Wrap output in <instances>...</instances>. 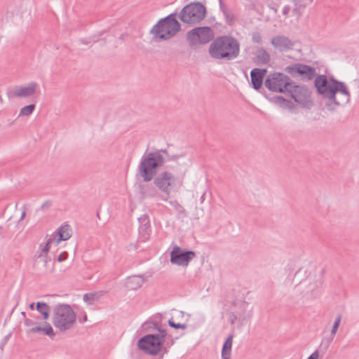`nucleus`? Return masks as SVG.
Returning a JSON list of instances; mask_svg holds the SVG:
<instances>
[{"label": "nucleus", "instance_id": "obj_12", "mask_svg": "<svg viewBox=\"0 0 359 359\" xmlns=\"http://www.w3.org/2000/svg\"><path fill=\"white\" fill-rule=\"evenodd\" d=\"M291 97L298 104L304 107H309L312 104L311 91L305 86H296L292 83V87L288 90Z\"/></svg>", "mask_w": 359, "mask_h": 359}, {"label": "nucleus", "instance_id": "obj_15", "mask_svg": "<svg viewBox=\"0 0 359 359\" xmlns=\"http://www.w3.org/2000/svg\"><path fill=\"white\" fill-rule=\"evenodd\" d=\"M39 88V84L36 82H30L25 86H18L14 87L11 91V94L15 97H29L35 94Z\"/></svg>", "mask_w": 359, "mask_h": 359}, {"label": "nucleus", "instance_id": "obj_5", "mask_svg": "<svg viewBox=\"0 0 359 359\" xmlns=\"http://www.w3.org/2000/svg\"><path fill=\"white\" fill-rule=\"evenodd\" d=\"M176 15V13H171L159 20L151 30L154 37L158 40H168L175 36L181 29Z\"/></svg>", "mask_w": 359, "mask_h": 359}, {"label": "nucleus", "instance_id": "obj_18", "mask_svg": "<svg viewBox=\"0 0 359 359\" xmlns=\"http://www.w3.org/2000/svg\"><path fill=\"white\" fill-rule=\"evenodd\" d=\"M290 3L293 4V8L290 5L287 4L284 6L283 8L282 13L285 16V18H287L289 16V13L292 11L294 15H300V9H303L306 7V5H303L300 4L299 0H288Z\"/></svg>", "mask_w": 359, "mask_h": 359}, {"label": "nucleus", "instance_id": "obj_10", "mask_svg": "<svg viewBox=\"0 0 359 359\" xmlns=\"http://www.w3.org/2000/svg\"><path fill=\"white\" fill-rule=\"evenodd\" d=\"M176 180V177L168 171H163L154 179V184L163 193L161 198L163 201L168 200Z\"/></svg>", "mask_w": 359, "mask_h": 359}, {"label": "nucleus", "instance_id": "obj_6", "mask_svg": "<svg viewBox=\"0 0 359 359\" xmlns=\"http://www.w3.org/2000/svg\"><path fill=\"white\" fill-rule=\"evenodd\" d=\"M76 321V314L70 306L60 304L55 306L53 312V323L60 331L70 329Z\"/></svg>", "mask_w": 359, "mask_h": 359}, {"label": "nucleus", "instance_id": "obj_13", "mask_svg": "<svg viewBox=\"0 0 359 359\" xmlns=\"http://www.w3.org/2000/svg\"><path fill=\"white\" fill-rule=\"evenodd\" d=\"M196 257L194 251L182 250L178 245H174L170 252V262L181 266H187L190 261Z\"/></svg>", "mask_w": 359, "mask_h": 359}, {"label": "nucleus", "instance_id": "obj_36", "mask_svg": "<svg viewBox=\"0 0 359 359\" xmlns=\"http://www.w3.org/2000/svg\"><path fill=\"white\" fill-rule=\"evenodd\" d=\"M79 41L81 42L83 44H87V43H91V42H95L96 40H95V39H92L91 40L90 39L89 41H87L85 39H80Z\"/></svg>", "mask_w": 359, "mask_h": 359}, {"label": "nucleus", "instance_id": "obj_1", "mask_svg": "<svg viewBox=\"0 0 359 359\" xmlns=\"http://www.w3.org/2000/svg\"><path fill=\"white\" fill-rule=\"evenodd\" d=\"M314 84L318 93L326 100L325 106L329 110H335L350 101L351 93L344 82L325 75H318Z\"/></svg>", "mask_w": 359, "mask_h": 359}, {"label": "nucleus", "instance_id": "obj_7", "mask_svg": "<svg viewBox=\"0 0 359 359\" xmlns=\"http://www.w3.org/2000/svg\"><path fill=\"white\" fill-rule=\"evenodd\" d=\"M52 239L49 238L46 245H40L39 250L34 255V268L39 276H48L54 271V264H48L50 258L48 256L50 245Z\"/></svg>", "mask_w": 359, "mask_h": 359}, {"label": "nucleus", "instance_id": "obj_29", "mask_svg": "<svg viewBox=\"0 0 359 359\" xmlns=\"http://www.w3.org/2000/svg\"><path fill=\"white\" fill-rule=\"evenodd\" d=\"M35 104H33L23 107L20 111L19 116H28L31 115L35 109Z\"/></svg>", "mask_w": 359, "mask_h": 359}, {"label": "nucleus", "instance_id": "obj_2", "mask_svg": "<svg viewBox=\"0 0 359 359\" xmlns=\"http://www.w3.org/2000/svg\"><path fill=\"white\" fill-rule=\"evenodd\" d=\"M183 155H172L168 154L166 149H158L154 152H145L141 157L139 165L138 172L143 181L148 182L151 181L156 175L158 170L168 161H176L181 164L178 161L184 158Z\"/></svg>", "mask_w": 359, "mask_h": 359}, {"label": "nucleus", "instance_id": "obj_9", "mask_svg": "<svg viewBox=\"0 0 359 359\" xmlns=\"http://www.w3.org/2000/svg\"><path fill=\"white\" fill-rule=\"evenodd\" d=\"M264 85L271 91L285 93L292 87V82L284 74L273 72L267 76Z\"/></svg>", "mask_w": 359, "mask_h": 359}, {"label": "nucleus", "instance_id": "obj_28", "mask_svg": "<svg viewBox=\"0 0 359 359\" xmlns=\"http://www.w3.org/2000/svg\"><path fill=\"white\" fill-rule=\"evenodd\" d=\"M341 314H338L336 316V318H335L334 322L333 323L331 331H330V337L327 339V341H328L329 344L330 342H332V340L334 339V336L337 334V330H338V328L339 327V325L341 323Z\"/></svg>", "mask_w": 359, "mask_h": 359}, {"label": "nucleus", "instance_id": "obj_31", "mask_svg": "<svg viewBox=\"0 0 359 359\" xmlns=\"http://www.w3.org/2000/svg\"><path fill=\"white\" fill-rule=\"evenodd\" d=\"M168 324L170 327L176 329L181 328L182 330H185L187 327L186 324L176 323L172 319L168 320Z\"/></svg>", "mask_w": 359, "mask_h": 359}, {"label": "nucleus", "instance_id": "obj_3", "mask_svg": "<svg viewBox=\"0 0 359 359\" xmlns=\"http://www.w3.org/2000/svg\"><path fill=\"white\" fill-rule=\"evenodd\" d=\"M157 330L158 333L147 334L141 337L137 342L140 349L151 355H156L161 351L167 353L177 339V337L174 338L165 329L158 328Z\"/></svg>", "mask_w": 359, "mask_h": 359}, {"label": "nucleus", "instance_id": "obj_11", "mask_svg": "<svg viewBox=\"0 0 359 359\" xmlns=\"http://www.w3.org/2000/svg\"><path fill=\"white\" fill-rule=\"evenodd\" d=\"M213 38V32L209 27L193 29L187 33V39L192 45L207 43Z\"/></svg>", "mask_w": 359, "mask_h": 359}, {"label": "nucleus", "instance_id": "obj_4", "mask_svg": "<svg viewBox=\"0 0 359 359\" xmlns=\"http://www.w3.org/2000/svg\"><path fill=\"white\" fill-rule=\"evenodd\" d=\"M240 53L238 41L231 36H223L215 39L210 46L209 54L216 60L230 61Z\"/></svg>", "mask_w": 359, "mask_h": 359}, {"label": "nucleus", "instance_id": "obj_20", "mask_svg": "<svg viewBox=\"0 0 359 359\" xmlns=\"http://www.w3.org/2000/svg\"><path fill=\"white\" fill-rule=\"evenodd\" d=\"M270 61V55L263 48H259L257 50L255 55V63L258 65H266Z\"/></svg>", "mask_w": 359, "mask_h": 359}, {"label": "nucleus", "instance_id": "obj_34", "mask_svg": "<svg viewBox=\"0 0 359 359\" xmlns=\"http://www.w3.org/2000/svg\"><path fill=\"white\" fill-rule=\"evenodd\" d=\"M68 257V253L67 252H62L57 257V262H62L65 261Z\"/></svg>", "mask_w": 359, "mask_h": 359}, {"label": "nucleus", "instance_id": "obj_14", "mask_svg": "<svg viewBox=\"0 0 359 359\" xmlns=\"http://www.w3.org/2000/svg\"><path fill=\"white\" fill-rule=\"evenodd\" d=\"M285 71L292 76H301L304 81L313 79L316 74V69L309 65L296 63L291 66H287Z\"/></svg>", "mask_w": 359, "mask_h": 359}, {"label": "nucleus", "instance_id": "obj_8", "mask_svg": "<svg viewBox=\"0 0 359 359\" xmlns=\"http://www.w3.org/2000/svg\"><path fill=\"white\" fill-rule=\"evenodd\" d=\"M205 7L199 2L187 5L180 13V20L187 24L199 22L205 16Z\"/></svg>", "mask_w": 359, "mask_h": 359}, {"label": "nucleus", "instance_id": "obj_24", "mask_svg": "<svg viewBox=\"0 0 359 359\" xmlns=\"http://www.w3.org/2000/svg\"><path fill=\"white\" fill-rule=\"evenodd\" d=\"M220 9L225 17L226 22L229 25L233 24L236 17L232 10L224 5L222 2H220Z\"/></svg>", "mask_w": 359, "mask_h": 359}, {"label": "nucleus", "instance_id": "obj_21", "mask_svg": "<svg viewBox=\"0 0 359 359\" xmlns=\"http://www.w3.org/2000/svg\"><path fill=\"white\" fill-rule=\"evenodd\" d=\"M233 344V335L230 334L225 340L222 350V358L230 359Z\"/></svg>", "mask_w": 359, "mask_h": 359}, {"label": "nucleus", "instance_id": "obj_35", "mask_svg": "<svg viewBox=\"0 0 359 359\" xmlns=\"http://www.w3.org/2000/svg\"><path fill=\"white\" fill-rule=\"evenodd\" d=\"M319 353L318 351H314L307 359H318Z\"/></svg>", "mask_w": 359, "mask_h": 359}, {"label": "nucleus", "instance_id": "obj_33", "mask_svg": "<svg viewBox=\"0 0 359 359\" xmlns=\"http://www.w3.org/2000/svg\"><path fill=\"white\" fill-rule=\"evenodd\" d=\"M24 325L26 327H30V329H31V328L34 327L36 326V323L34 322L32 320L29 319V318H25V320H24Z\"/></svg>", "mask_w": 359, "mask_h": 359}, {"label": "nucleus", "instance_id": "obj_17", "mask_svg": "<svg viewBox=\"0 0 359 359\" xmlns=\"http://www.w3.org/2000/svg\"><path fill=\"white\" fill-rule=\"evenodd\" d=\"M266 73V69L257 68H255L250 72L251 83L255 90H259L262 87Z\"/></svg>", "mask_w": 359, "mask_h": 359}, {"label": "nucleus", "instance_id": "obj_16", "mask_svg": "<svg viewBox=\"0 0 359 359\" xmlns=\"http://www.w3.org/2000/svg\"><path fill=\"white\" fill-rule=\"evenodd\" d=\"M271 43L272 46L277 50L284 52L292 48L294 43L289 38L284 36H276L273 37Z\"/></svg>", "mask_w": 359, "mask_h": 359}, {"label": "nucleus", "instance_id": "obj_25", "mask_svg": "<svg viewBox=\"0 0 359 359\" xmlns=\"http://www.w3.org/2000/svg\"><path fill=\"white\" fill-rule=\"evenodd\" d=\"M36 309L43 316V319L47 320L50 316V306L44 302H38L36 304Z\"/></svg>", "mask_w": 359, "mask_h": 359}, {"label": "nucleus", "instance_id": "obj_45", "mask_svg": "<svg viewBox=\"0 0 359 359\" xmlns=\"http://www.w3.org/2000/svg\"><path fill=\"white\" fill-rule=\"evenodd\" d=\"M86 320H87V316H86V315H85V316H83V322H85V321H86Z\"/></svg>", "mask_w": 359, "mask_h": 359}, {"label": "nucleus", "instance_id": "obj_37", "mask_svg": "<svg viewBox=\"0 0 359 359\" xmlns=\"http://www.w3.org/2000/svg\"><path fill=\"white\" fill-rule=\"evenodd\" d=\"M237 316L234 314H232V316H231V324H233L234 323V321L236 320Z\"/></svg>", "mask_w": 359, "mask_h": 359}, {"label": "nucleus", "instance_id": "obj_46", "mask_svg": "<svg viewBox=\"0 0 359 359\" xmlns=\"http://www.w3.org/2000/svg\"><path fill=\"white\" fill-rule=\"evenodd\" d=\"M313 1V0H309L310 3H312Z\"/></svg>", "mask_w": 359, "mask_h": 359}, {"label": "nucleus", "instance_id": "obj_38", "mask_svg": "<svg viewBox=\"0 0 359 359\" xmlns=\"http://www.w3.org/2000/svg\"><path fill=\"white\" fill-rule=\"evenodd\" d=\"M251 317V313H248L243 318V320L249 319Z\"/></svg>", "mask_w": 359, "mask_h": 359}, {"label": "nucleus", "instance_id": "obj_41", "mask_svg": "<svg viewBox=\"0 0 359 359\" xmlns=\"http://www.w3.org/2000/svg\"><path fill=\"white\" fill-rule=\"evenodd\" d=\"M25 211H23V212H22V215H21V217H20V221H21V220H22V219L25 218Z\"/></svg>", "mask_w": 359, "mask_h": 359}, {"label": "nucleus", "instance_id": "obj_23", "mask_svg": "<svg viewBox=\"0 0 359 359\" xmlns=\"http://www.w3.org/2000/svg\"><path fill=\"white\" fill-rule=\"evenodd\" d=\"M105 292L100 290L95 292L86 293L83 295V301L88 304H93L94 302H97L104 294Z\"/></svg>", "mask_w": 359, "mask_h": 359}, {"label": "nucleus", "instance_id": "obj_44", "mask_svg": "<svg viewBox=\"0 0 359 359\" xmlns=\"http://www.w3.org/2000/svg\"><path fill=\"white\" fill-rule=\"evenodd\" d=\"M21 315L24 317V319H25V318H26V313H25V312H22V313H21Z\"/></svg>", "mask_w": 359, "mask_h": 359}, {"label": "nucleus", "instance_id": "obj_27", "mask_svg": "<svg viewBox=\"0 0 359 359\" xmlns=\"http://www.w3.org/2000/svg\"><path fill=\"white\" fill-rule=\"evenodd\" d=\"M150 231V223L149 221H147L145 224H142L140 227L139 232L140 235V239L142 241H147L149 238Z\"/></svg>", "mask_w": 359, "mask_h": 359}, {"label": "nucleus", "instance_id": "obj_39", "mask_svg": "<svg viewBox=\"0 0 359 359\" xmlns=\"http://www.w3.org/2000/svg\"><path fill=\"white\" fill-rule=\"evenodd\" d=\"M189 159L187 158L185 161H184L182 163V165H185L186 167H187V166H188V163H189Z\"/></svg>", "mask_w": 359, "mask_h": 359}, {"label": "nucleus", "instance_id": "obj_43", "mask_svg": "<svg viewBox=\"0 0 359 359\" xmlns=\"http://www.w3.org/2000/svg\"><path fill=\"white\" fill-rule=\"evenodd\" d=\"M48 204L46 203H43L42 205H41V208H43L45 207H48Z\"/></svg>", "mask_w": 359, "mask_h": 359}, {"label": "nucleus", "instance_id": "obj_30", "mask_svg": "<svg viewBox=\"0 0 359 359\" xmlns=\"http://www.w3.org/2000/svg\"><path fill=\"white\" fill-rule=\"evenodd\" d=\"M274 100L276 104H280L282 107H290V102L287 100H286L285 98H283L281 96H276L274 97Z\"/></svg>", "mask_w": 359, "mask_h": 359}, {"label": "nucleus", "instance_id": "obj_22", "mask_svg": "<svg viewBox=\"0 0 359 359\" xmlns=\"http://www.w3.org/2000/svg\"><path fill=\"white\" fill-rule=\"evenodd\" d=\"M58 238L57 243L68 240L72 236V229L68 224L62 225L57 231Z\"/></svg>", "mask_w": 359, "mask_h": 359}, {"label": "nucleus", "instance_id": "obj_26", "mask_svg": "<svg viewBox=\"0 0 359 359\" xmlns=\"http://www.w3.org/2000/svg\"><path fill=\"white\" fill-rule=\"evenodd\" d=\"M27 332L28 333L43 332L45 334H46L48 336H53L54 335L53 330L52 327L50 326V325L48 323H46V325L44 327H41L39 326L32 327V328L29 329L27 331Z\"/></svg>", "mask_w": 359, "mask_h": 359}, {"label": "nucleus", "instance_id": "obj_40", "mask_svg": "<svg viewBox=\"0 0 359 359\" xmlns=\"http://www.w3.org/2000/svg\"><path fill=\"white\" fill-rule=\"evenodd\" d=\"M29 308L31 309V310H34V303H31L29 305Z\"/></svg>", "mask_w": 359, "mask_h": 359}, {"label": "nucleus", "instance_id": "obj_47", "mask_svg": "<svg viewBox=\"0 0 359 359\" xmlns=\"http://www.w3.org/2000/svg\"><path fill=\"white\" fill-rule=\"evenodd\" d=\"M203 198H204V195H203V196H202V197H201V199H202V200H203Z\"/></svg>", "mask_w": 359, "mask_h": 359}, {"label": "nucleus", "instance_id": "obj_19", "mask_svg": "<svg viewBox=\"0 0 359 359\" xmlns=\"http://www.w3.org/2000/svg\"><path fill=\"white\" fill-rule=\"evenodd\" d=\"M144 278L142 276H131L126 278L125 285L129 290H137L142 287Z\"/></svg>", "mask_w": 359, "mask_h": 359}, {"label": "nucleus", "instance_id": "obj_42", "mask_svg": "<svg viewBox=\"0 0 359 359\" xmlns=\"http://www.w3.org/2000/svg\"><path fill=\"white\" fill-rule=\"evenodd\" d=\"M3 102H4V100L1 97V95H0V104H3Z\"/></svg>", "mask_w": 359, "mask_h": 359}, {"label": "nucleus", "instance_id": "obj_32", "mask_svg": "<svg viewBox=\"0 0 359 359\" xmlns=\"http://www.w3.org/2000/svg\"><path fill=\"white\" fill-rule=\"evenodd\" d=\"M143 194L146 197H154L156 196L157 192L154 189L147 188V189L144 190Z\"/></svg>", "mask_w": 359, "mask_h": 359}]
</instances>
